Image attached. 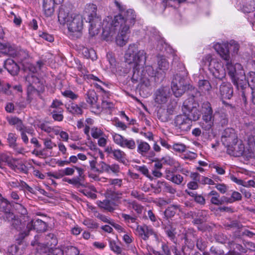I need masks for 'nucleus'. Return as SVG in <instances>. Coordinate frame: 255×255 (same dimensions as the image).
<instances>
[{
	"instance_id": "obj_1",
	"label": "nucleus",
	"mask_w": 255,
	"mask_h": 255,
	"mask_svg": "<svg viewBox=\"0 0 255 255\" xmlns=\"http://www.w3.org/2000/svg\"><path fill=\"white\" fill-rule=\"evenodd\" d=\"M115 3L118 8L120 14L105 17L102 22V38L107 41H113L119 29V33L116 37V42L120 46H123L128 42L129 28L135 22V15L133 9H126L125 6L118 1L115 0Z\"/></svg>"
},
{
	"instance_id": "obj_2",
	"label": "nucleus",
	"mask_w": 255,
	"mask_h": 255,
	"mask_svg": "<svg viewBox=\"0 0 255 255\" xmlns=\"http://www.w3.org/2000/svg\"><path fill=\"white\" fill-rule=\"evenodd\" d=\"M185 79L181 78L179 80V85L176 84V97L181 96L187 90L189 98L185 100L182 106V111L184 117L188 118L191 122L198 121L200 116L201 112L199 110V105L197 100L201 95L196 89L187 85L184 82Z\"/></svg>"
},
{
	"instance_id": "obj_3",
	"label": "nucleus",
	"mask_w": 255,
	"mask_h": 255,
	"mask_svg": "<svg viewBox=\"0 0 255 255\" xmlns=\"http://www.w3.org/2000/svg\"><path fill=\"white\" fill-rule=\"evenodd\" d=\"M125 61L129 64H132V79L135 81H143L147 75L153 76L152 67H144L146 61L145 53L143 50H138L135 44H130L125 54Z\"/></svg>"
},
{
	"instance_id": "obj_4",
	"label": "nucleus",
	"mask_w": 255,
	"mask_h": 255,
	"mask_svg": "<svg viewBox=\"0 0 255 255\" xmlns=\"http://www.w3.org/2000/svg\"><path fill=\"white\" fill-rule=\"evenodd\" d=\"M58 18L61 24H66L70 35L80 33L83 29L82 16L78 14H69L63 6L59 8Z\"/></svg>"
},
{
	"instance_id": "obj_5",
	"label": "nucleus",
	"mask_w": 255,
	"mask_h": 255,
	"mask_svg": "<svg viewBox=\"0 0 255 255\" xmlns=\"http://www.w3.org/2000/svg\"><path fill=\"white\" fill-rule=\"evenodd\" d=\"M44 62L41 60L37 62V66L31 64H28L27 66L25 67V70L29 71L28 74L26 77V81L28 83L27 87L28 100L30 99V95L32 93L36 92L35 86L34 85L39 83V80L36 76V73L40 70L44 65Z\"/></svg>"
},
{
	"instance_id": "obj_6",
	"label": "nucleus",
	"mask_w": 255,
	"mask_h": 255,
	"mask_svg": "<svg viewBox=\"0 0 255 255\" xmlns=\"http://www.w3.org/2000/svg\"><path fill=\"white\" fill-rule=\"evenodd\" d=\"M97 7L93 3L87 4L84 8V12L88 16L89 22L91 23L89 27V34L94 36L98 34L100 28L102 27V23L101 19L97 17Z\"/></svg>"
},
{
	"instance_id": "obj_7",
	"label": "nucleus",
	"mask_w": 255,
	"mask_h": 255,
	"mask_svg": "<svg viewBox=\"0 0 255 255\" xmlns=\"http://www.w3.org/2000/svg\"><path fill=\"white\" fill-rule=\"evenodd\" d=\"M236 86L239 94L242 97L245 104L247 103V96L251 92V88L249 87L248 80L246 79L245 73L243 70H241L232 80Z\"/></svg>"
},
{
	"instance_id": "obj_8",
	"label": "nucleus",
	"mask_w": 255,
	"mask_h": 255,
	"mask_svg": "<svg viewBox=\"0 0 255 255\" xmlns=\"http://www.w3.org/2000/svg\"><path fill=\"white\" fill-rule=\"evenodd\" d=\"M239 44L235 41H231L230 43L224 45L217 44L215 46V49L226 61H230V49L232 50L233 52L237 53L239 50Z\"/></svg>"
},
{
	"instance_id": "obj_9",
	"label": "nucleus",
	"mask_w": 255,
	"mask_h": 255,
	"mask_svg": "<svg viewBox=\"0 0 255 255\" xmlns=\"http://www.w3.org/2000/svg\"><path fill=\"white\" fill-rule=\"evenodd\" d=\"M112 136L114 143L121 147L130 150H133L136 147L135 142L132 138H126L115 132L112 133Z\"/></svg>"
},
{
	"instance_id": "obj_10",
	"label": "nucleus",
	"mask_w": 255,
	"mask_h": 255,
	"mask_svg": "<svg viewBox=\"0 0 255 255\" xmlns=\"http://www.w3.org/2000/svg\"><path fill=\"white\" fill-rule=\"evenodd\" d=\"M46 224L41 220H31L27 224L26 227L24 225L20 236L21 238H24L28 235L29 231L32 230H36L38 232H44L46 230Z\"/></svg>"
},
{
	"instance_id": "obj_11",
	"label": "nucleus",
	"mask_w": 255,
	"mask_h": 255,
	"mask_svg": "<svg viewBox=\"0 0 255 255\" xmlns=\"http://www.w3.org/2000/svg\"><path fill=\"white\" fill-rule=\"evenodd\" d=\"M219 93L220 98L221 99L223 104L226 106H230L232 108L234 107L226 102L225 99H231L233 95V88L230 84L227 83H223L219 88Z\"/></svg>"
},
{
	"instance_id": "obj_12",
	"label": "nucleus",
	"mask_w": 255,
	"mask_h": 255,
	"mask_svg": "<svg viewBox=\"0 0 255 255\" xmlns=\"http://www.w3.org/2000/svg\"><path fill=\"white\" fill-rule=\"evenodd\" d=\"M135 234L144 241L147 240L150 236H153L156 240H158V235L150 227L146 225H136Z\"/></svg>"
},
{
	"instance_id": "obj_13",
	"label": "nucleus",
	"mask_w": 255,
	"mask_h": 255,
	"mask_svg": "<svg viewBox=\"0 0 255 255\" xmlns=\"http://www.w3.org/2000/svg\"><path fill=\"white\" fill-rule=\"evenodd\" d=\"M192 125L191 122L188 118L182 115L176 116V133L183 134V132L187 131L190 129Z\"/></svg>"
},
{
	"instance_id": "obj_14",
	"label": "nucleus",
	"mask_w": 255,
	"mask_h": 255,
	"mask_svg": "<svg viewBox=\"0 0 255 255\" xmlns=\"http://www.w3.org/2000/svg\"><path fill=\"white\" fill-rule=\"evenodd\" d=\"M222 141L226 147L232 143L238 141L237 134L235 130L232 128L224 129L222 134Z\"/></svg>"
},
{
	"instance_id": "obj_15",
	"label": "nucleus",
	"mask_w": 255,
	"mask_h": 255,
	"mask_svg": "<svg viewBox=\"0 0 255 255\" xmlns=\"http://www.w3.org/2000/svg\"><path fill=\"white\" fill-rule=\"evenodd\" d=\"M227 152L228 154L235 157L242 156L245 152L244 144L241 140H239L235 143H232L227 146Z\"/></svg>"
},
{
	"instance_id": "obj_16",
	"label": "nucleus",
	"mask_w": 255,
	"mask_h": 255,
	"mask_svg": "<svg viewBox=\"0 0 255 255\" xmlns=\"http://www.w3.org/2000/svg\"><path fill=\"white\" fill-rule=\"evenodd\" d=\"M205 60H206V63H208L209 69L212 73L213 76L217 79L222 80L224 76L223 73H221L219 69L217 68L219 66V64L215 60H212V57L210 55L206 56Z\"/></svg>"
},
{
	"instance_id": "obj_17",
	"label": "nucleus",
	"mask_w": 255,
	"mask_h": 255,
	"mask_svg": "<svg viewBox=\"0 0 255 255\" xmlns=\"http://www.w3.org/2000/svg\"><path fill=\"white\" fill-rule=\"evenodd\" d=\"M171 95L168 87H163L158 89L154 94L155 102L158 104L165 103Z\"/></svg>"
},
{
	"instance_id": "obj_18",
	"label": "nucleus",
	"mask_w": 255,
	"mask_h": 255,
	"mask_svg": "<svg viewBox=\"0 0 255 255\" xmlns=\"http://www.w3.org/2000/svg\"><path fill=\"white\" fill-rule=\"evenodd\" d=\"M78 69L81 72L82 76L84 77L85 79L90 81H93L95 86L97 88L102 89L100 84H104V83L99 78L92 74H89L85 67L82 66H79Z\"/></svg>"
},
{
	"instance_id": "obj_19",
	"label": "nucleus",
	"mask_w": 255,
	"mask_h": 255,
	"mask_svg": "<svg viewBox=\"0 0 255 255\" xmlns=\"http://www.w3.org/2000/svg\"><path fill=\"white\" fill-rule=\"evenodd\" d=\"M4 218L5 220L10 222L12 226L19 232L20 235L21 234L24 224H22L18 219L15 218V216L12 213L5 212Z\"/></svg>"
},
{
	"instance_id": "obj_20",
	"label": "nucleus",
	"mask_w": 255,
	"mask_h": 255,
	"mask_svg": "<svg viewBox=\"0 0 255 255\" xmlns=\"http://www.w3.org/2000/svg\"><path fill=\"white\" fill-rule=\"evenodd\" d=\"M55 3L56 4V0H43V8L46 16H51L53 14Z\"/></svg>"
},
{
	"instance_id": "obj_21",
	"label": "nucleus",
	"mask_w": 255,
	"mask_h": 255,
	"mask_svg": "<svg viewBox=\"0 0 255 255\" xmlns=\"http://www.w3.org/2000/svg\"><path fill=\"white\" fill-rule=\"evenodd\" d=\"M214 117H202V121L200 123L201 128L208 131L212 129L214 126Z\"/></svg>"
},
{
	"instance_id": "obj_22",
	"label": "nucleus",
	"mask_w": 255,
	"mask_h": 255,
	"mask_svg": "<svg viewBox=\"0 0 255 255\" xmlns=\"http://www.w3.org/2000/svg\"><path fill=\"white\" fill-rule=\"evenodd\" d=\"M231 245V250L229 251L231 255H241L242 253L247 252V249L240 244L233 242Z\"/></svg>"
},
{
	"instance_id": "obj_23",
	"label": "nucleus",
	"mask_w": 255,
	"mask_h": 255,
	"mask_svg": "<svg viewBox=\"0 0 255 255\" xmlns=\"http://www.w3.org/2000/svg\"><path fill=\"white\" fill-rule=\"evenodd\" d=\"M5 68L11 74H15L19 70L18 65L13 60L7 59L4 63Z\"/></svg>"
},
{
	"instance_id": "obj_24",
	"label": "nucleus",
	"mask_w": 255,
	"mask_h": 255,
	"mask_svg": "<svg viewBox=\"0 0 255 255\" xmlns=\"http://www.w3.org/2000/svg\"><path fill=\"white\" fill-rule=\"evenodd\" d=\"M150 149L149 144L145 141L141 140L137 143V151L142 156H146Z\"/></svg>"
},
{
	"instance_id": "obj_25",
	"label": "nucleus",
	"mask_w": 255,
	"mask_h": 255,
	"mask_svg": "<svg viewBox=\"0 0 255 255\" xmlns=\"http://www.w3.org/2000/svg\"><path fill=\"white\" fill-rule=\"evenodd\" d=\"M203 116L202 117H214L211 105L209 102H204L202 104Z\"/></svg>"
},
{
	"instance_id": "obj_26",
	"label": "nucleus",
	"mask_w": 255,
	"mask_h": 255,
	"mask_svg": "<svg viewBox=\"0 0 255 255\" xmlns=\"http://www.w3.org/2000/svg\"><path fill=\"white\" fill-rule=\"evenodd\" d=\"M113 156L115 159L122 162H124L126 158L125 152L120 149H114Z\"/></svg>"
},
{
	"instance_id": "obj_27",
	"label": "nucleus",
	"mask_w": 255,
	"mask_h": 255,
	"mask_svg": "<svg viewBox=\"0 0 255 255\" xmlns=\"http://www.w3.org/2000/svg\"><path fill=\"white\" fill-rule=\"evenodd\" d=\"M198 86L201 90L207 92H210L212 88L210 83L207 80H200Z\"/></svg>"
},
{
	"instance_id": "obj_28",
	"label": "nucleus",
	"mask_w": 255,
	"mask_h": 255,
	"mask_svg": "<svg viewBox=\"0 0 255 255\" xmlns=\"http://www.w3.org/2000/svg\"><path fill=\"white\" fill-rule=\"evenodd\" d=\"M124 204L129 208H132L137 212L140 213L142 211V207L135 201H130L129 200H125L124 201Z\"/></svg>"
},
{
	"instance_id": "obj_29",
	"label": "nucleus",
	"mask_w": 255,
	"mask_h": 255,
	"mask_svg": "<svg viewBox=\"0 0 255 255\" xmlns=\"http://www.w3.org/2000/svg\"><path fill=\"white\" fill-rule=\"evenodd\" d=\"M224 226L228 230L230 229L240 230L243 227L241 223L238 220H231L229 223L225 224Z\"/></svg>"
},
{
	"instance_id": "obj_30",
	"label": "nucleus",
	"mask_w": 255,
	"mask_h": 255,
	"mask_svg": "<svg viewBox=\"0 0 255 255\" xmlns=\"http://www.w3.org/2000/svg\"><path fill=\"white\" fill-rule=\"evenodd\" d=\"M97 99L96 93L94 91L90 90L88 92L86 98L87 103L91 105H94L96 104Z\"/></svg>"
},
{
	"instance_id": "obj_31",
	"label": "nucleus",
	"mask_w": 255,
	"mask_h": 255,
	"mask_svg": "<svg viewBox=\"0 0 255 255\" xmlns=\"http://www.w3.org/2000/svg\"><path fill=\"white\" fill-rule=\"evenodd\" d=\"M96 189L94 186H89L83 190V193L87 196L93 199L96 198Z\"/></svg>"
},
{
	"instance_id": "obj_32",
	"label": "nucleus",
	"mask_w": 255,
	"mask_h": 255,
	"mask_svg": "<svg viewBox=\"0 0 255 255\" xmlns=\"http://www.w3.org/2000/svg\"><path fill=\"white\" fill-rule=\"evenodd\" d=\"M230 61H227V69L228 70V74L230 76L232 80L235 77L236 74L239 73L240 71H237L236 68L231 63Z\"/></svg>"
},
{
	"instance_id": "obj_33",
	"label": "nucleus",
	"mask_w": 255,
	"mask_h": 255,
	"mask_svg": "<svg viewBox=\"0 0 255 255\" xmlns=\"http://www.w3.org/2000/svg\"><path fill=\"white\" fill-rule=\"evenodd\" d=\"M68 111L73 114L80 115L82 113L81 108L77 104L71 103L68 107Z\"/></svg>"
},
{
	"instance_id": "obj_34",
	"label": "nucleus",
	"mask_w": 255,
	"mask_h": 255,
	"mask_svg": "<svg viewBox=\"0 0 255 255\" xmlns=\"http://www.w3.org/2000/svg\"><path fill=\"white\" fill-rule=\"evenodd\" d=\"M91 134L94 138H98L103 135L104 132L101 128L94 127L91 129Z\"/></svg>"
},
{
	"instance_id": "obj_35",
	"label": "nucleus",
	"mask_w": 255,
	"mask_h": 255,
	"mask_svg": "<svg viewBox=\"0 0 255 255\" xmlns=\"http://www.w3.org/2000/svg\"><path fill=\"white\" fill-rule=\"evenodd\" d=\"M63 109L59 108L58 110H53L52 112L53 118L55 121L59 122L62 121L63 119V116L62 115Z\"/></svg>"
},
{
	"instance_id": "obj_36",
	"label": "nucleus",
	"mask_w": 255,
	"mask_h": 255,
	"mask_svg": "<svg viewBox=\"0 0 255 255\" xmlns=\"http://www.w3.org/2000/svg\"><path fill=\"white\" fill-rule=\"evenodd\" d=\"M98 204L100 207L110 212H112L114 210V208L111 206L110 202L107 200H104L103 201H98Z\"/></svg>"
},
{
	"instance_id": "obj_37",
	"label": "nucleus",
	"mask_w": 255,
	"mask_h": 255,
	"mask_svg": "<svg viewBox=\"0 0 255 255\" xmlns=\"http://www.w3.org/2000/svg\"><path fill=\"white\" fill-rule=\"evenodd\" d=\"M197 214V217L193 219V223L194 224L200 225L206 222V219L203 217L202 211H198Z\"/></svg>"
},
{
	"instance_id": "obj_38",
	"label": "nucleus",
	"mask_w": 255,
	"mask_h": 255,
	"mask_svg": "<svg viewBox=\"0 0 255 255\" xmlns=\"http://www.w3.org/2000/svg\"><path fill=\"white\" fill-rule=\"evenodd\" d=\"M107 58L109 62V68L112 71H114L116 66V61L115 57L112 53H108L107 54Z\"/></svg>"
},
{
	"instance_id": "obj_39",
	"label": "nucleus",
	"mask_w": 255,
	"mask_h": 255,
	"mask_svg": "<svg viewBox=\"0 0 255 255\" xmlns=\"http://www.w3.org/2000/svg\"><path fill=\"white\" fill-rule=\"evenodd\" d=\"M17 136L15 133H9L7 138L9 145L11 147H15L16 145Z\"/></svg>"
},
{
	"instance_id": "obj_40",
	"label": "nucleus",
	"mask_w": 255,
	"mask_h": 255,
	"mask_svg": "<svg viewBox=\"0 0 255 255\" xmlns=\"http://www.w3.org/2000/svg\"><path fill=\"white\" fill-rule=\"evenodd\" d=\"M158 65L159 68L163 71L166 70L169 66L168 63L167 62L165 58L163 57H159Z\"/></svg>"
},
{
	"instance_id": "obj_41",
	"label": "nucleus",
	"mask_w": 255,
	"mask_h": 255,
	"mask_svg": "<svg viewBox=\"0 0 255 255\" xmlns=\"http://www.w3.org/2000/svg\"><path fill=\"white\" fill-rule=\"evenodd\" d=\"M109 242L110 248L113 251L117 254H120L121 253L122 249L115 241L109 239Z\"/></svg>"
},
{
	"instance_id": "obj_42",
	"label": "nucleus",
	"mask_w": 255,
	"mask_h": 255,
	"mask_svg": "<svg viewBox=\"0 0 255 255\" xmlns=\"http://www.w3.org/2000/svg\"><path fill=\"white\" fill-rule=\"evenodd\" d=\"M249 87L251 88V91L255 90V72H251L250 76L248 79Z\"/></svg>"
},
{
	"instance_id": "obj_43",
	"label": "nucleus",
	"mask_w": 255,
	"mask_h": 255,
	"mask_svg": "<svg viewBox=\"0 0 255 255\" xmlns=\"http://www.w3.org/2000/svg\"><path fill=\"white\" fill-rule=\"evenodd\" d=\"M15 127L17 130H19L21 132L23 131H26L27 133L32 134V131L29 128L25 127L22 124V121L20 120L19 122L15 125Z\"/></svg>"
},
{
	"instance_id": "obj_44",
	"label": "nucleus",
	"mask_w": 255,
	"mask_h": 255,
	"mask_svg": "<svg viewBox=\"0 0 255 255\" xmlns=\"http://www.w3.org/2000/svg\"><path fill=\"white\" fill-rule=\"evenodd\" d=\"M164 214L167 218L173 217L175 214V206L173 205L168 207L165 211Z\"/></svg>"
},
{
	"instance_id": "obj_45",
	"label": "nucleus",
	"mask_w": 255,
	"mask_h": 255,
	"mask_svg": "<svg viewBox=\"0 0 255 255\" xmlns=\"http://www.w3.org/2000/svg\"><path fill=\"white\" fill-rule=\"evenodd\" d=\"M63 180L64 181L67 182L69 184L73 185L76 186H79L81 185L80 182V179L79 177H74L72 179H69L67 178H63Z\"/></svg>"
},
{
	"instance_id": "obj_46",
	"label": "nucleus",
	"mask_w": 255,
	"mask_h": 255,
	"mask_svg": "<svg viewBox=\"0 0 255 255\" xmlns=\"http://www.w3.org/2000/svg\"><path fill=\"white\" fill-rule=\"evenodd\" d=\"M36 245H37L36 250L38 252H39L40 254L42 253H46V252L47 248V247L46 245H45L44 244L38 243L36 241H33L31 242V245L32 246H34Z\"/></svg>"
},
{
	"instance_id": "obj_47",
	"label": "nucleus",
	"mask_w": 255,
	"mask_h": 255,
	"mask_svg": "<svg viewBox=\"0 0 255 255\" xmlns=\"http://www.w3.org/2000/svg\"><path fill=\"white\" fill-rule=\"evenodd\" d=\"M99 168H98L97 172L99 173L107 172L109 173V168L110 165L106 164L105 162L101 161L99 163Z\"/></svg>"
},
{
	"instance_id": "obj_48",
	"label": "nucleus",
	"mask_w": 255,
	"mask_h": 255,
	"mask_svg": "<svg viewBox=\"0 0 255 255\" xmlns=\"http://www.w3.org/2000/svg\"><path fill=\"white\" fill-rule=\"evenodd\" d=\"M218 115H219L218 120L219 124H220L222 127L226 126L228 123V119L226 115L224 113H218Z\"/></svg>"
},
{
	"instance_id": "obj_49",
	"label": "nucleus",
	"mask_w": 255,
	"mask_h": 255,
	"mask_svg": "<svg viewBox=\"0 0 255 255\" xmlns=\"http://www.w3.org/2000/svg\"><path fill=\"white\" fill-rule=\"evenodd\" d=\"M83 224L90 229H96L98 227V225L93 220L89 219H86L84 220Z\"/></svg>"
},
{
	"instance_id": "obj_50",
	"label": "nucleus",
	"mask_w": 255,
	"mask_h": 255,
	"mask_svg": "<svg viewBox=\"0 0 255 255\" xmlns=\"http://www.w3.org/2000/svg\"><path fill=\"white\" fill-rule=\"evenodd\" d=\"M43 143L45 148L47 149H52L53 147L56 146L55 143L53 142L50 139L45 138L43 139Z\"/></svg>"
},
{
	"instance_id": "obj_51",
	"label": "nucleus",
	"mask_w": 255,
	"mask_h": 255,
	"mask_svg": "<svg viewBox=\"0 0 255 255\" xmlns=\"http://www.w3.org/2000/svg\"><path fill=\"white\" fill-rule=\"evenodd\" d=\"M196 246L200 251H204L207 247V242L201 238L198 239L196 242Z\"/></svg>"
},
{
	"instance_id": "obj_52",
	"label": "nucleus",
	"mask_w": 255,
	"mask_h": 255,
	"mask_svg": "<svg viewBox=\"0 0 255 255\" xmlns=\"http://www.w3.org/2000/svg\"><path fill=\"white\" fill-rule=\"evenodd\" d=\"M108 136L105 134L98 138V144L101 147H105L107 144Z\"/></svg>"
},
{
	"instance_id": "obj_53",
	"label": "nucleus",
	"mask_w": 255,
	"mask_h": 255,
	"mask_svg": "<svg viewBox=\"0 0 255 255\" xmlns=\"http://www.w3.org/2000/svg\"><path fill=\"white\" fill-rule=\"evenodd\" d=\"M40 128L42 130L49 133L50 136L53 137V136L52 135V127L49 126L45 124H42L40 126Z\"/></svg>"
},
{
	"instance_id": "obj_54",
	"label": "nucleus",
	"mask_w": 255,
	"mask_h": 255,
	"mask_svg": "<svg viewBox=\"0 0 255 255\" xmlns=\"http://www.w3.org/2000/svg\"><path fill=\"white\" fill-rule=\"evenodd\" d=\"M165 232L168 237L171 240H174L175 238L174 229L172 228L166 227L165 228Z\"/></svg>"
},
{
	"instance_id": "obj_55",
	"label": "nucleus",
	"mask_w": 255,
	"mask_h": 255,
	"mask_svg": "<svg viewBox=\"0 0 255 255\" xmlns=\"http://www.w3.org/2000/svg\"><path fill=\"white\" fill-rule=\"evenodd\" d=\"M39 36L43 39L52 42L54 40L53 36L45 32H42L39 34Z\"/></svg>"
},
{
	"instance_id": "obj_56",
	"label": "nucleus",
	"mask_w": 255,
	"mask_h": 255,
	"mask_svg": "<svg viewBox=\"0 0 255 255\" xmlns=\"http://www.w3.org/2000/svg\"><path fill=\"white\" fill-rule=\"evenodd\" d=\"M210 251L214 255H223L224 253V251L220 250L218 247H212L210 249Z\"/></svg>"
},
{
	"instance_id": "obj_57",
	"label": "nucleus",
	"mask_w": 255,
	"mask_h": 255,
	"mask_svg": "<svg viewBox=\"0 0 255 255\" xmlns=\"http://www.w3.org/2000/svg\"><path fill=\"white\" fill-rule=\"evenodd\" d=\"M242 197V195L239 192L234 191L230 198L232 199V203H233L235 201L241 200Z\"/></svg>"
},
{
	"instance_id": "obj_58",
	"label": "nucleus",
	"mask_w": 255,
	"mask_h": 255,
	"mask_svg": "<svg viewBox=\"0 0 255 255\" xmlns=\"http://www.w3.org/2000/svg\"><path fill=\"white\" fill-rule=\"evenodd\" d=\"M107 181L110 184L118 186L119 187H120L121 186L122 183V180L120 179H107L106 181Z\"/></svg>"
},
{
	"instance_id": "obj_59",
	"label": "nucleus",
	"mask_w": 255,
	"mask_h": 255,
	"mask_svg": "<svg viewBox=\"0 0 255 255\" xmlns=\"http://www.w3.org/2000/svg\"><path fill=\"white\" fill-rule=\"evenodd\" d=\"M63 95L68 98H70L71 99H75L77 98V96L72 91L70 90H67L63 93Z\"/></svg>"
},
{
	"instance_id": "obj_60",
	"label": "nucleus",
	"mask_w": 255,
	"mask_h": 255,
	"mask_svg": "<svg viewBox=\"0 0 255 255\" xmlns=\"http://www.w3.org/2000/svg\"><path fill=\"white\" fill-rule=\"evenodd\" d=\"M58 146L59 151H60L63 155H65V157H66L67 156V148L64 144L62 142H59L58 144Z\"/></svg>"
},
{
	"instance_id": "obj_61",
	"label": "nucleus",
	"mask_w": 255,
	"mask_h": 255,
	"mask_svg": "<svg viewBox=\"0 0 255 255\" xmlns=\"http://www.w3.org/2000/svg\"><path fill=\"white\" fill-rule=\"evenodd\" d=\"M62 170H63L64 176L72 175L74 173V172H75L74 168H71V167H66L64 169H63Z\"/></svg>"
},
{
	"instance_id": "obj_62",
	"label": "nucleus",
	"mask_w": 255,
	"mask_h": 255,
	"mask_svg": "<svg viewBox=\"0 0 255 255\" xmlns=\"http://www.w3.org/2000/svg\"><path fill=\"white\" fill-rule=\"evenodd\" d=\"M102 105L104 108L112 109L114 108V104L107 100H103L102 101Z\"/></svg>"
},
{
	"instance_id": "obj_63",
	"label": "nucleus",
	"mask_w": 255,
	"mask_h": 255,
	"mask_svg": "<svg viewBox=\"0 0 255 255\" xmlns=\"http://www.w3.org/2000/svg\"><path fill=\"white\" fill-rule=\"evenodd\" d=\"M112 172L114 173H118L120 171V167L118 164H112L110 165L109 168V173Z\"/></svg>"
},
{
	"instance_id": "obj_64",
	"label": "nucleus",
	"mask_w": 255,
	"mask_h": 255,
	"mask_svg": "<svg viewBox=\"0 0 255 255\" xmlns=\"http://www.w3.org/2000/svg\"><path fill=\"white\" fill-rule=\"evenodd\" d=\"M216 188L222 193H225L227 191V186L224 184H218Z\"/></svg>"
}]
</instances>
